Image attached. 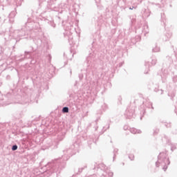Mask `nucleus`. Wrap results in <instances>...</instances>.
Listing matches in <instances>:
<instances>
[{
	"mask_svg": "<svg viewBox=\"0 0 177 177\" xmlns=\"http://www.w3.org/2000/svg\"><path fill=\"white\" fill-rule=\"evenodd\" d=\"M12 150H17V145H14V146H12Z\"/></svg>",
	"mask_w": 177,
	"mask_h": 177,
	"instance_id": "obj_2",
	"label": "nucleus"
},
{
	"mask_svg": "<svg viewBox=\"0 0 177 177\" xmlns=\"http://www.w3.org/2000/svg\"><path fill=\"white\" fill-rule=\"evenodd\" d=\"M62 111L63 113H68V107H64Z\"/></svg>",
	"mask_w": 177,
	"mask_h": 177,
	"instance_id": "obj_1",
	"label": "nucleus"
}]
</instances>
